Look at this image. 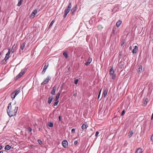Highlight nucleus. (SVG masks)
Here are the masks:
<instances>
[{
    "label": "nucleus",
    "mask_w": 153,
    "mask_h": 153,
    "mask_svg": "<svg viewBox=\"0 0 153 153\" xmlns=\"http://www.w3.org/2000/svg\"><path fill=\"white\" fill-rule=\"evenodd\" d=\"M59 96L56 95V98H55V100L56 101H58V100L59 99Z\"/></svg>",
    "instance_id": "nucleus-40"
},
{
    "label": "nucleus",
    "mask_w": 153,
    "mask_h": 153,
    "mask_svg": "<svg viewBox=\"0 0 153 153\" xmlns=\"http://www.w3.org/2000/svg\"><path fill=\"white\" fill-rule=\"evenodd\" d=\"M78 142L77 140H75L74 142V144L76 145L77 144Z\"/></svg>",
    "instance_id": "nucleus-46"
},
{
    "label": "nucleus",
    "mask_w": 153,
    "mask_h": 153,
    "mask_svg": "<svg viewBox=\"0 0 153 153\" xmlns=\"http://www.w3.org/2000/svg\"><path fill=\"white\" fill-rule=\"evenodd\" d=\"M99 134V132L98 131H96V132L95 134V136L96 137H97Z\"/></svg>",
    "instance_id": "nucleus-45"
},
{
    "label": "nucleus",
    "mask_w": 153,
    "mask_h": 153,
    "mask_svg": "<svg viewBox=\"0 0 153 153\" xmlns=\"http://www.w3.org/2000/svg\"><path fill=\"white\" fill-rule=\"evenodd\" d=\"M67 52V51L63 53V55L66 59L68 58V54Z\"/></svg>",
    "instance_id": "nucleus-22"
},
{
    "label": "nucleus",
    "mask_w": 153,
    "mask_h": 153,
    "mask_svg": "<svg viewBox=\"0 0 153 153\" xmlns=\"http://www.w3.org/2000/svg\"><path fill=\"white\" fill-rule=\"evenodd\" d=\"M101 91H102V89H101L100 91V92H99V94L98 95V99H99V98H100V94H101Z\"/></svg>",
    "instance_id": "nucleus-38"
},
{
    "label": "nucleus",
    "mask_w": 153,
    "mask_h": 153,
    "mask_svg": "<svg viewBox=\"0 0 153 153\" xmlns=\"http://www.w3.org/2000/svg\"><path fill=\"white\" fill-rule=\"evenodd\" d=\"M69 13V12L68 11H67V10H65V13L63 15V17L64 18H65L66 16Z\"/></svg>",
    "instance_id": "nucleus-27"
},
{
    "label": "nucleus",
    "mask_w": 153,
    "mask_h": 153,
    "mask_svg": "<svg viewBox=\"0 0 153 153\" xmlns=\"http://www.w3.org/2000/svg\"><path fill=\"white\" fill-rule=\"evenodd\" d=\"M108 91V90L107 89H105L103 92V94L104 95V97H106V96L107 94V93Z\"/></svg>",
    "instance_id": "nucleus-23"
},
{
    "label": "nucleus",
    "mask_w": 153,
    "mask_h": 153,
    "mask_svg": "<svg viewBox=\"0 0 153 153\" xmlns=\"http://www.w3.org/2000/svg\"><path fill=\"white\" fill-rule=\"evenodd\" d=\"M53 99V97L52 96L49 97L48 98V103L50 104Z\"/></svg>",
    "instance_id": "nucleus-14"
},
{
    "label": "nucleus",
    "mask_w": 153,
    "mask_h": 153,
    "mask_svg": "<svg viewBox=\"0 0 153 153\" xmlns=\"http://www.w3.org/2000/svg\"><path fill=\"white\" fill-rule=\"evenodd\" d=\"M7 60H5V58H4L3 60L1 61V64H3L4 63V62H5Z\"/></svg>",
    "instance_id": "nucleus-42"
},
{
    "label": "nucleus",
    "mask_w": 153,
    "mask_h": 153,
    "mask_svg": "<svg viewBox=\"0 0 153 153\" xmlns=\"http://www.w3.org/2000/svg\"><path fill=\"white\" fill-rule=\"evenodd\" d=\"M91 58L90 59V58H89V59L88 60V61L85 63V65L86 66L88 65L91 62Z\"/></svg>",
    "instance_id": "nucleus-17"
},
{
    "label": "nucleus",
    "mask_w": 153,
    "mask_h": 153,
    "mask_svg": "<svg viewBox=\"0 0 153 153\" xmlns=\"http://www.w3.org/2000/svg\"><path fill=\"white\" fill-rule=\"evenodd\" d=\"M151 141L152 142H153V134L151 137Z\"/></svg>",
    "instance_id": "nucleus-44"
},
{
    "label": "nucleus",
    "mask_w": 153,
    "mask_h": 153,
    "mask_svg": "<svg viewBox=\"0 0 153 153\" xmlns=\"http://www.w3.org/2000/svg\"><path fill=\"white\" fill-rule=\"evenodd\" d=\"M64 84V83H63L62 85L61 86L60 88H62V87H63V86Z\"/></svg>",
    "instance_id": "nucleus-51"
},
{
    "label": "nucleus",
    "mask_w": 153,
    "mask_h": 153,
    "mask_svg": "<svg viewBox=\"0 0 153 153\" xmlns=\"http://www.w3.org/2000/svg\"><path fill=\"white\" fill-rule=\"evenodd\" d=\"M120 55H121V54H120Z\"/></svg>",
    "instance_id": "nucleus-58"
},
{
    "label": "nucleus",
    "mask_w": 153,
    "mask_h": 153,
    "mask_svg": "<svg viewBox=\"0 0 153 153\" xmlns=\"http://www.w3.org/2000/svg\"><path fill=\"white\" fill-rule=\"evenodd\" d=\"M38 142L39 143L40 145H41L42 143V141L41 140H38Z\"/></svg>",
    "instance_id": "nucleus-36"
},
{
    "label": "nucleus",
    "mask_w": 153,
    "mask_h": 153,
    "mask_svg": "<svg viewBox=\"0 0 153 153\" xmlns=\"http://www.w3.org/2000/svg\"><path fill=\"white\" fill-rule=\"evenodd\" d=\"M59 121H61V116H60L59 117Z\"/></svg>",
    "instance_id": "nucleus-47"
},
{
    "label": "nucleus",
    "mask_w": 153,
    "mask_h": 153,
    "mask_svg": "<svg viewBox=\"0 0 153 153\" xmlns=\"http://www.w3.org/2000/svg\"><path fill=\"white\" fill-rule=\"evenodd\" d=\"M129 48H130V49H131V47H130Z\"/></svg>",
    "instance_id": "nucleus-55"
},
{
    "label": "nucleus",
    "mask_w": 153,
    "mask_h": 153,
    "mask_svg": "<svg viewBox=\"0 0 153 153\" xmlns=\"http://www.w3.org/2000/svg\"><path fill=\"white\" fill-rule=\"evenodd\" d=\"M142 71V66L140 65L137 69V72L138 74H140Z\"/></svg>",
    "instance_id": "nucleus-15"
},
{
    "label": "nucleus",
    "mask_w": 153,
    "mask_h": 153,
    "mask_svg": "<svg viewBox=\"0 0 153 153\" xmlns=\"http://www.w3.org/2000/svg\"><path fill=\"white\" fill-rule=\"evenodd\" d=\"M11 148V146L9 145H7L5 146L4 149L6 150H8Z\"/></svg>",
    "instance_id": "nucleus-24"
},
{
    "label": "nucleus",
    "mask_w": 153,
    "mask_h": 153,
    "mask_svg": "<svg viewBox=\"0 0 153 153\" xmlns=\"http://www.w3.org/2000/svg\"><path fill=\"white\" fill-rule=\"evenodd\" d=\"M37 12V10L35 9L33 10L30 15V17L33 18L35 16Z\"/></svg>",
    "instance_id": "nucleus-7"
},
{
    "label": "nucleus",
    "mask_w": 153,
    "mask_h": 153,
    "mask_svg": "<svg viewBox=\"0 0 153 153\" xmlns=\"http://www.w3.org/2000/svg\"><path fill=\"white\" fill-rule=\"evenodd\" d=\"M109 73V74L112 76V79H114L116 77V75L114 74V71L113 69V67H111L110 69Z\"/></svg>",
    "instance_id": "nucleus-2"
},
{
    "label": "nucleus",
    "mask_w": 153,
    "mask_h": 153,
    "mask_svg": "<svg viewBox=\"0 0 153 153\" xmlns=\"http://www.w3.org/2000/svg\"><path fill=\"white\" fill-rule=\"evenodd\" d=\"M86 40H87V41H88L87 40V39H86Z\"/></svg>",
    "instance_id": "nucleus-56"
},
{
    "label": "nucleus",
    "mask_w": 153,
    "mask_h": 153,
    "mask_svg": "<svg viewBox=\"0 0 153 153\" xmlns=\"http://www.w3.org/2000/svg\"><path fill=\"white\" fill-rule=\"evenodd\" d=\"M56 85L54 86L51 92V94L54 95L55 94L56 91Z\"/></svg>",
    "instance_id": "nucleus-8"
},
{
    "label": "nucleus",
    "mask_w": 153,
    "mask_h": 153,
    "mask_svg": "<svg viewBox=\"0 0 153 153\" xmlns=\"http://www.w3.org/2000/svg\"><path fill=\"white\" fill-rule=\"evenodd\" d=\"M148 99L147 98H145L143 101V104L146 106L147 103Z\"/></svg>",
    "instance_id": "nucleus-26"
},
{
    "label": "nucleus",
    "mask_w": 153,
    "mask_h": 153,
    "mask_svg": "<svg viewBox=\"0 0 153 153\" xmlns=\"http://www.w3.org/2000/svg\"><path fill=\"white\" fill-rule=\"evenodd\" d=\"M62 145L64 148H66L68 145V143L67 141L66 140H64L63 141L62 143Z\"/></svg>",
    "instance_id": "nucleus-6"
},
{
    "label": "nucleus",
    "mask_w": 153,
    "mask_h": 153,
    "mask_svg": "<svg viewBox=\"0 0 153 153\" xmlns=\"http://www.w3.org/2000/svg\"><path fill=\"white\" fill-rule=\"evenodd\" d=\"M133 134V133L131 132H129L128 133V136H129V137H131Z\"/></svg>",
    "instance_id": "nucleus-35"
},
{
    "label": "nucleus",
    "mask_w": 153,
    "mask_h": 153,
    "mask_svg": "<svg viewBox=\"0 0 153 153\" xmlns=\"http://www.w3.org/2000/svg\"><path fill=\"white\" fill-rule=\"evenodd\" d=\"M26 44L25 42L21 43L20 44V49L21 50L23 51L25 48V46Z\"/></svg>",
    "instance_id": "nucleus-11"
},
{
    "label": "nucleus",
    "mask_w": 153,
    "mask_h": 153,
    "mask_svg": "<svg viewBox=\"0 0 153 153\" xmlns=\"http://www.w3.org/2000/svg\"><path fill=\"white\" fill-rule=\"evenodd\" d=\"M59 102V101H57V102H56L54 103L53 105L54 106H56L57 105V104H58Z\"/></svg>",
    "instance_id": "nucleus-34"
},
{
    "label": "nucleus",
    "mask_w": 153,
    "mask_h": 153,
    "mask_svg": "<svg viewBox=\"0 0 153 153\" xmlns=\"http://www.w3.org/2000/svg\"><path fill=\"white\" fill-rule=\"evenodd\" d=\"M50 79L51 77L49 76H48L46 79L41 83V85H44L47 83Z\"/></svg>",
    "instance_id": "nucleus-5"
},
{
    "label": "nucleus",
    "mask_w": 153,
    "mask_h": 153,
    "mask_svg": "<svg viewBox=\"0 0 153 153\" xmlns=\"http://www.w3.org/2000/svg\"><path fill=\"white\" fill-rule=\"evenodd\" d=\"M125 42L126 40L125 39L123 40L121 42V46H122L123 45Z\"/></svg>",
    "instance_id": "nucleus-31"
},
{
    "label": "nucleus",
    "mask_w": 153,
    "mask_h": 153,
    "mask_svg": "<svg viewBox=\"0 0 153 153\" xmlns=\"http://www.w3.org/2000/svg\"><path fill=\"white\" fill-rule=\"evenodd\" d=\"M74 36H73V38H74Z\"/></svg>",
    "instance_id": "nucleus-57"
},
{
    "label": "nucleus",
    "mask_w": 153,
    "mask_h": 153,
    "mask_svg": "<svg viewBox=\"0 0 153 153\" xmlns=\"http://www.w3.org/2000/svg\"><path fill=\"white\" fill-rule=\"evenodd\" d=\"M2 149V146H0V150L1 149Z\"/></svg>",
    "instance_id": "nucleus-52"
},
{
    "label": "nucleus",
    "mask_w": 153,
    "mask_h": 153,
    "mask_svg": "<svg viewBox=\"0 0 153 153\" xmlns=\"http://www.w3.org/2000/svg\"><path fill=\"white\" fill-rule=\"evenodd\" d=\"M14 104L11 105V102H10L8 105L7 109V112L8 115L10 117H13L15 116L17 112L18 107L15 105Z\"/></svg>",
    "instance_id": "nucleus-1"
},
{
    "label": "nucleus",
    "mask_w": 153,
    "mask_h": 153,
    "mask_svg": "<svg viewBox=\"0 0 153 153\" xmlns=\"http://www.w3.org/2000/svg\"><path fill=\"white\" fill-rule=\"evenodd\" d=\"M75 128H72L71 130V133L74 134L75 133Z\"/></svg>",
    "instance_id": "nucleus-41"
},
{
    "label": "nucleus",
    "mask_w": 153,
    "mask_h": 153,
    "mask_svg": "<svg viewBox=\"0 0 153 153\" xmlns=\"http://www.w3.org/2000/svg\"><path fill=\"white\" fill-rule=\"evenodd\" d=\"M77 9V5L76 4L71 10V14L72 15H74V13L76 11Z\"/></svg>",
    "instance_id": "nucleus-3"
},
{
    "label": "nucleus",
    "mask_w": 153,
    "mask_h": 153,
    "mask_svg": "<svg viewBox=\"0 0 153 153\" xmlns=\"http://www.w3.org/2000/svg\"><path fill=\"white\" fill-rule=\"evenodd\" d=\"M150 42H152V43H153V39L152 40H151L149 41Z\"/></svg>",
    "instance_id": "nucleus-49"
},
{
    "label": "nucleus",
    "mask_w": 153,
    "mask_h": 153,
    "mask_svg": "<svg viewBox=\"0 0 153 153\" xmlns=\"http://www.w3.org/2000/svg\"><path fill=\"white\" fill-rule=\"evenodd\" d=\"M75 97H76L77 96V95L76 94H74L73 95Z\"/></svg>",
    "instance_id": "nucleus-50"
},
{
    "label": "nucleus",
    "mask_w": 153,
    "mask_h": 153,
    "mask_svg": "<svg viewBox=\"0 0 153 153\" xmlns=\"http://www.w3.org/2000/svg\"><path fill=\"white\" fill-rule=\"evenodd\" d=\"M48 64H47L46 63L45 64V65L43 68L42 72V74L43 75L45 74V73L46 71V70L47 67H48Z\"/></svg>",
    "instance_id": "nucleus-10"
},
{
    "label": "nucleus",
    "mask_w": 153,
    "mask_h": 153,
    "mask_svg": "<svg viewBox=\"0 0 153 153\" xmlns=\"http://www.w3.org/2000/svg\"><path fill=\"white\" fill-rule=\"evenodd\" d=\"M138 47L137 46H135L133 50L132 53H136Z\"/></svg>",
    "instance_id": "nucleus-16"
},
{
    "label": "nucleus",
    "mask_w": 153,
    "mask_h": 153,
    "mask_svg": "<svg viewBox=\"0 0 153 153\" xmlns=\"http://www.w3.org/2000/svg\"><path fill=\"white\" fill-rule=\"evenodd\" d=\"M0 153H3V152L2 151H0Z\"/></svg>",
    "instance_id": "nucleus-53"
},
{
    "label": "nucleus",
    "mask_w": 153,
    "mask_h": 153,
    "mask_svg": "<svg viewBox=\"0 0 153 153\" xmlns=\"http://www.w3.org/2000/svg\"><path fill=\"white\" fill-rule=\"evenodd\" d=\"M115 30L114 29H113L112 30V33L111 35V37L113 38H116L117 37V36H117L116 35H115Z\"/></svg>",
    "instance_id": "nucleus-13"
},
{
    "label": "nucleus",
    "mask_w": 153,
    "mask_h": 153,
    "mask_svg": "<svg viewBox=\"0 0 153 153\" xmlns=\"http://www.w3.org/2000/svg\"><path fill=\"white\" fill-rule=\"evenodd\" d=\"M48 126L50 127H52L53 126V124L51 122H49L48 123Z\"/></svg>",
    "instance_id": "nucleus-30"
},
{
    "label": "nucleus",
    "mask_w": 153,
    "mask_h": 153,
    "mask_svg": "<svg viewBox=\"0 0 153 153\" xmlns=\"http://www.w3.org/2000/svg\"><path fill=\"white\" fill-rule=\"evenodd\" d=\"M27 130L30 132H31L32 131V129L30 127L28 128Z\"/></svg>",
    "instance_id": "nucleus-43"
},
{
    "label": "nucleus",
    "mask_w": 153,
    "mask_h": 153,
    "mask_svg": "<svg viewBox=\"0 0 153 153\" xmlns=\"http://www.w3.org/2000/svg\"><path fill=\"white\" fill-rule=\"evenodd\" d=\"M39 130H40V128H39Z\"/></svg>",
    "instance_id": "nucleus-59"
},
{
    "label": "nucleus",
    "mask_w": 153,
    "mask_h": 153,
    "mask_svg": "<svg viewBox=\"0 0 153 153\" xmlns=\"http://www.w3.org/2000/svg\"><path fill=\"white\" fill-rule=\"evenodd\" d=\"M25 73L24 71H22L15 78V79L16 80L20 78Z\"/></svg>",
    "instance_id": "nucleus-4"
},
{
    "label": "nucleus",
    "mask_w": 153,
    "mask_h": 153,
    "mask_svg": "<svg viewBox=\"0 0 153 153\" xmlns=\"http://www.w3.org/2000/svg\"><path fill=\"white\" fill-rule=\"evenodd\" d=\"M15 94L16 96L20 92V89L19 88L16 89L15 91L13 92Z\"/></svg>",
    "instance_id": "nucleus-18"
},
{
    "label": "nucleus",
    "mask_w": 153,
    "mask_h": 153,
    "mask_svg": "<svg viewBox=\"0 0 153 153\" xmlns=\"http://www.w3.org/2000/svg\"><path fill=\"white\" fill-rule=\"evenodd\" d=\"M72 7L71 2L70 1L68 4V6L67 7V9L65 10H67L68 12H69L71 9Z\"/></svg>",
    "instance_id": "nucleus-9"
},
{
    "label": "nucleus",
    "mask_w": 153,
    "mask_h": 153,
    "mask_svg": "<svg viewBox=\"0 0 153 153\" xmlns=\"http://www.w3.org/2000/svg\"><path fill=\"white\" fill-rule=\"evenodd\" d=\"M60 93H59V92H58L57 93V94L56 95L59 97V96H60Z\"/></svg>",
    "instance_id": "nucleus-48"
},
{
    "label": "nucleus",
    "mask_w": 153,
    "mask_h": 153,
    "mask_svg": "<svg viewBox=\"0 0 153 153\" xmlns=\"http://www.w3.org/2000/svg\"><path fill=\"white\" fill-rule=\"evenodd\" d=\"M78 81V79H77L74 80V83L75 84H77Z\"/></svg>",
    "instance_id": "nucleus-39"
},
{
    "label": "nucleus",
    "mask_w": 153,
    "mask_h": 153,
    "mask_svg": "<svg viewBox=\"0 0 153 153\" xmlns=\"http://www.w3.org/2000/svg\"><path fill=\"white\" fill-rule=\"evenodd\" d=\"M10 49L8 50V52L7 53L5 57V60H7L9 58V56L10 54Z\"/></svg>",
    "instance_id": "nucleus-12"
},
{
    "label": "nucleus",
    "mask_w": 153,
    "mask_h": 153,
    "mask_svg": "<svg viewBox=\"0 0 153 153\" xmlns=\"http://www.w3.org/2000/svg\"><path fill=\"white\" fill-rule=\"evenodd\" d=\"M82 128V130H84L87 128L86 124L85 123H83L81 127Z\"/></svg>",
    "instance_id": "nucleus-25"
},
{
    "label": "nucleus",
    "mask_w": 153,
    "mask_h": 153,
    "mask_svg": "<svg viewBox=\"0 0 153 153\" xmlns=\"http://www.w3.org/2000/svg\"><path fill=\"white\" fill-rule=\"evenodd\" d=\"M97 28L99 30H100L102 29L103 27L101 25H99L97 26Z\"/></svg>",
    "instance_id": "nucleus-33"
},
{
    "label": "nucleus",
    "mask_w": 153,
    "mask_h": 153,
    "mask_svg": "<svg viewBox=\"0 0 153 153\" xmlns=\"http://www.w3.org/2000/svg\"><path fill=\"white\" fill-rule=\"evenodd\" d=\"M121 23H122V22L121 21H120V20L118 21H117V22L116 23V26L117 27H118L120 26V25L121 24Z\"/></svg>",
    "instance_id": "nucleus-21"
},
{
    "label": "nucleus",
    "mask_w": 153,
    "mask_h": 153,
    "mask_svg": "<svg viewBox=\"0 0 153 153\" xmlns=\"http://www.w3.org/2000/svg\"><path fill=\"white\" fill-rule=\"evenodd\" d=\"M97 37V38H98V37H99V38H101V36H97V37Z\"/></svg>",
    "instance_id": "nucleus-54"
},
{
    "label": "nucleus",
    "mask_w": 153,
    "mask_h": 153,
    "mask_svg": "<svg viewBox=\"0 0 153 153\" xmlns=\"http://www.w3.org/2000/svg\"><path fill=\"white\" fill-rule=\"evenodd\" d=\"M55 21L54 20H53L51 22L48 28H50L52 26V25L53 24V23L55 22Z\"/></svg>",
    "instance_id": "nucleus-28"
},
{
    "label": "nucleus",
    "mask_w": 153,
    "mask_h": 153,
    "mask_svg": "<svg viewBox=\"0 0 153 153\" xmlns=\"http://www.w3.org/2000/svg\"><path fill=\"white\" fill-rule=\"evenodd\" d=\"M22 1L23 0H20V1L19 2L17 5L19 6H20L22 4Z\"/></svg>",
    "instance_id": "nucleus-32"
},
{
    "label": "nucleus",
    "mask_w": 153,
    "mask_h": 153,
    "mask_svg": "<svg viewBox=\"0 0 153 153\" xmlns=\"http://www.w3.org/2000/svg\"><path fill=\"white\" fill-rule=\"evenodd\" d=\"M142 152V149L141 148H138L136 151L135 153H141Z\"/></svg>",
    "instance_id": "nucleus-19"
},
{
    "label": "nucleus",
    "mask_w": 153,
    "mask_h": 153,
    "mask_svg": "<svg viewBox=\"0 0 153 153\" xmlns=\"http://www.w3.org/2000/svg\"><path fill=\"white\" fill-rule=\"evenodd\" d=\"M125 113V110H123L122 111V112L121 114V116H123V115H124Z\"/></svg>",
    "instance_id": "nucleus-37"
},
{
    "label": "nucleus",
    "mask_w": 153,
    "mask_h": 153,
    "mask_svg": "<svg viewBox=\"0 0 153 153\" xmlns=\"http://www.w3.org/2000/svg\"><path fill=\"white\" fill-rule=\"evenodd\" d=\"M16 94H15L13 92H12L11 94V97L12 99V100H13L16 97Z\"/></svg>",
    "instance_id": "nucleus-20"
},
{
    "label": "nucleus",
    "mask_w": 153,
    "mask_h": 153,
    "mask_svg": "<svg viewBox=\"0 0 153 153\" xmlns=\"http://www.w3.org/2000/svg\"><path fill=\"white\" fill-rule=\"evenodd\" d=\"M126 33H127L125 37V34L124 35V36L123 37L124 38L125 37L126 38H129V37L128 36V35H130V33H128V32H126Z\"/></svg>",
    "instance_id": "nucleus-29"
}]
</instances>
